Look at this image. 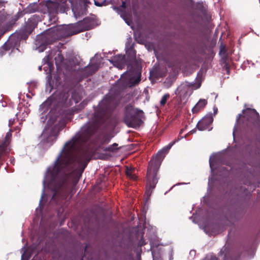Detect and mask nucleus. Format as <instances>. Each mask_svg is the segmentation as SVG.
Segmentation results:
<instances>
[{
  "instance_id": "1",
  "label": "nucleus",
  "mask_w": 260,
  "mask_h": 260,
  "mask_svg": "<svg viewBox=\"0 0 260 260\" xmlns=\"http://www.w3.org/2000/svg\"><path fill=\"white\" fill-rule=\"evenodd\" d=\"M79 137L76 136L65 144L64 148L57 157L54 165L49 167L43 181L44 187L47 186L55 192L53 197L59 190H62L66 180L57 176L60 170L65 167L71 166L77 174H81L86 167L84 159L81 157L74 158L72 152L76 147V143Z\"/></svg>"
},
{
  "instance_id": "2",
  "label": "nucleus",
  "mask_w": 260,
  "mask_h": 260,
  "mask_svg": "<svg viewBox=\"0 0 260 260\" xmlns=\"http://www.w3.org/2000/svg\"><path fill=\"white\" fill-rule=\"evenodd\" d=\"M174 143L170 144L166 148L159 151L155 158H153L149 164L147 174V186L146 193L150 196L151 193V189L155 187L157 182V172L160 165V164L165 157V152L168 151L173 145Z\"/></svg>"
},
{
  "instance_id": "3",
  "label": "nucleus",
  "mask_w": 260,
  "mask_h": 260,
  "mask_svg": "<svg viewBox=\"0 0 260 260\" xmlns=\"http://www.w3.org/2000/svg\"><path fill=\"white\" fill-rule=\"evenodd\" d=\"M143 117L142 111L139 110L131 105L126 107L124 121L128 126L134 127L139 125Z\"/></svg>"
},
{
  "instance_id": "4",
  "label": "nucleus",
  "mask_w": 260,
  "mask_h": 260,
  "mask_svg": "<svg viewBox=\"0 0 260 260\" xmlns=\"http://www.w3.org/2000/svg\"><path fill=\"white\" fill-rule=\"evenodd\" d=\"M201 82L198 84H190L187 82L181 84L177 89L176 94L180 97L185 98L191 94L193 90L197 89L201 86Z\"/></svg>"
},
{
  "instance_id": "5",
  "label": "nucleus",
  "mask_w": 260,
  "mask_h": 260,
  "mask_svg": "<svg viewBox=\"0 0 260 260\" xmlns=\"http://www.w3.org/2000/svg\"><path fill=\"white\" fill-rule=\"evenodd\" d=\"M213 120V117L211 114H208L200 121L197 126L199 131H204L207 129L208 126Z\"/></svg>"
},
{
  "instance_id": "6",
  "label": "nucleus",
  "mask_w": 260,
  "mask_h": 260,
  "mask_svg": "<svg viewBox=\"0 0 260 260\" xmlns=\"http://www.w3.org/2000/svg\"><path fill=\"white\" fill-rule=\"evenodd\" d=\"M48 117H49V119L48 121L47 126L45 128L42 134V137L44 139L47 138L49 134H50L49 137L51 136H54V133L52 132L51 126L55 122L56 118L55 117H51L50 114L48 115Z\"/></svg>"
},
{
  "instance_id": "7",
  "label": "nucleus",
  "mask_w": 260,
  "mask_h": 260,
  "mask_svg": "<svg viewBox=\"0 0 260 260\" xmlns=\"http://www.w3.org/2000/svg\"><path fill=\"white\" fill-rule=\"evenodd\" d=\"M111 62L118 69H122L125 63V57L122 55H116L112 59Z\"/></svg>"
},
{
  "instance_id": "8",
  "label": "nucleus",
  "mask_w": 260,
  "mask_h": 260,
  "mask_svg": "<svg viewBox=\"0 0 260 260\" xmlns=\"http://www.w3.org/2000/svg\"><path fill=\"white\" fill-rule=\"evenodd\" d=\"M207 104V102L205 99H201L196 104V105L192 109V111L193 113L198 112L201 109L203 108Z\"/></svg>"
},
{
  "instance_id": "9",
  "label": "nucleus",
  "mask_w": 260,
  "mask_h": 260,
  "mask_svg": "<svg viewBox=\"0 0 260 260\" xmlns=\"http://www.w3.org/2000/svg\"><path fill=\"white\" fill-rule=\"evenodd\" d=\"M72 5V11L75 16V17L80 16L83 15L85 13V10L84 8L80 7L79 9L78 7H76L73 4Z\"/></svg>"
},
{
  "instance_id": "10",
  "label": "nucleus",
  "mask_w": 260,
  "mask_h": 260,
  "mask_svg": "<svg viewBox=\"0 0 260 260\" xmlns=\"http://www.w3.org/2000/svg\"><path fill=\"white\" fill-rule=\"evenodd\" d=\"M126 174L127 177L133 180H136L137 178V176L135 173V169L134 168H128L127 167L126 170Z\"/></svg>"
},
{
  "instance_id": "11",
  "label": "nucleus",
  "mask_w": 260,
  "mask_h": 260,
  "mask_svg": "<svg viewBox=\"0 0 260 260\" xmlns=\"http://www.w3.org/2000/svg\"><path fill=\"white\" fill-rule=\"evenodd\" d=\"M243 113L245 114H250L254 116L257 117L258 116V113L256 112V111L254 109H247V110H244L243 111Z\"/></svg>"
},
{
  "instance_id": "12",
  "label": "nucleus",
  "mask_w": 260,
  "mask_h": 260,
  "mask_svg": "<svg viewBox=\"0 0 260 260\" xmlns=\"http://www.w3.org/2000/svg\"><path fill=\"white\" fill-rule=\"evenodd\" d=\"M216 156L215 155H212L211 156L209 160L210 167L211 170L212 172H213L214 169V163L215 160Z\"/></svg>"
},
{
  "instance_id": "13",
  "label": "nucleus",
  "mask_w": 260,
  "mask_h": 260,
  "mask_svg": "<svg viewBox=\"0 0 260 260\" xmlns=\"http://www.w3.org/2000/svg\"><path fill=\"white\" fill-rule=\"evenodd\" d=\"M48 105H49V102L48 101H46V102H44V103H43L40 106V111L42 112V113L45 112L47 110Z\"/></svg>"
},
{
  "instance_id": "14",
  "label": "nucleus",
  "mask_w": 260,
  "mask_h": 260,
  "mask_svg": "<svg viewBox=\"0 0 260 260\" xmlns=\"http://www.w3.org/2000/svg\"><path fill=\"white\" fill-rule=\"evenodd\" d=\"M170 97V95L168 93L165 94L161 98L160 103L161 105H164L167 101L169 99Z\"/></svg>"
},
{
  "instance_id": "15",
  "label": "nucleus",
  "mask_w": 260,
  "mask_h": 260,
  "mask_svg": "<svg viewBox=\"0 0 260 260\" xmlns=\"http://www.w3.org/2000/svg\"><path fill=\"white\" fill-rule=\"evenodd\" d=\"M94 5L98 7H102L108 5L106 1H104L101 3L98 2L96 1H94Z\"/></svg>"
},
{
  "instance_id": "16",
  "label": "nucleus",
  "mask_w": 260,
  "mask_h": 260,
  "mask_svg": "<svg viewBox=\"0 0 260 260\" xmlns=\"http://www.w3.org/2000/svg\"><path fill=\"white\" fill-rule=\"evenodd\" d=\"M113 9L115 10L119 14H120L121 16L123 18V19H125V18H124V14L125 12H123L122 11H119V9L115 7H113Z\"/></svg>"
},
{
  "instance_id": "17",
  "label": "nucleus",
  "mask_w": 260,
  "mask_h": 260,
  "mask_svg": "<svg viewBox=\"0 0 260 260\" xmlns=\"http://www.w3.org/2000/svg\"><path fill=\"white\" fill-rule=\"evenodd\" d=\"M139 75L138 74L137 75V79L135 80L134 81H133L132 80V79L131 80V83H132V85H135V84H137L139 81Z\"/></svg>"
},
{
  "instance_id": "18",
  "label": "nucleus",
  "mask_w": 260,
  "mask_h": 260,
  "mask_svg": "<svg viewBox=\"0 0 260 260\" xmlns=\"http://www.w3.org/2000/svg\"><path fill=\"white\" fill-rule=\"evenodd\" d=\"M125 8H126L125 3L124 2H123L121 6L120 7V8H119V11H122L123 12V11L125 12ZM117 8L118 9V8Z\"/></svg>"
},
{
  "instance_id": "19",
  "label": "nucleus",
  "mask_w": 260,
  "mask_h": 260,
  "mask_svg": "<svg viewBox=\"0 0 260 260\" xmlns=\"http://www.w3.org/2000/svg\"><path fill=\"white\" fill-rule=\"evenodd\" d=\"M225 53V46L221 45L220 46V51L219 54H224Z\"/></svg>"
},
{
  "instance_id": "20",
  "label": "nucleus",
  "mask_w": 260,
  "mask_h": 260,
  "mask_svg": "<svg viewBox=\"0 0 260 260\" xmlns=\"http://www.w3.org/2000/svg\"><path fill=\"white\" fill-rule=\"evenodd\" d=\"M58 30V29L57 27H54V28H50L49 30H48V31H49V33H50V32H52L53 33L57 34Z\"/></svg>"
},
{
  "instance_id": "21",
  "label": "nucleus",
  "mask_w": 260,
  "mask_h": 260,
  "mask_svg": "<svg viewBox=\"0 0 260 260\" xmlns=\"http://www.w3.org/2000/svg\"><path fill=\"white\" fill-rule=\"evenodd\" d=\"M80 30H74L73 31L68 32V35H72L78 33Z\"/></svg>"
},
{
  "instance_id": "22",
  "label": "nucleus",
  "mask_w": 260,
  "mask_h": 260,
  "mask_svg": "<svg viewBox=\"0 0 260 260\" xmlns=\"http://www.w3.org/2000/svg\"><path fill=\"white\" fill-rule=\"evenodd\" d=\"M82 131L83 132H84L86 134H87L88 135H89L91 134V133L90 132H89V131L87 129L86 127H83Z\"/></svg>"
},
{
  "instance_id": "23",
  "label": "nucleus",
  "mask_w": 260,
  "mask_h": 260,
  "mask_svg": "<svg viewBox=\"0 0 260 260\" xmlns=\"http://www.w3.org/2000/svg\"><path fill=\"white\" fill-rule=\"evenodd\" d=\"M62 8L63 9V10H62L61 9H60V10L59 9V8L57 7V9H56V11H59L60 12H63L64 11V9H65V7L64 6V5H62Z\"/></svg>"
},
{
  "instance_id": "24",
  "label": "nucleus",
  "mask_w": 260,
  "mask_h": 260,
  "mask_svg": "<svg viewBox=\"0 0 260 260\" xmlns=\"http://www.w3.org/2000/svg\"><path fill=\"white\" fill-rule=\"evenodd\" d=\"M14 120L10 119L9 122V126H10L11 125H12L14 123Z\"/></svg>"
},
{
  "instance_id": "25",
  "label": "nucleus",
  "mask_w": 260,
  "mask_h": 260,
  "mask_svg": "<svg viewBox=\"0 0 260 260\" xmlns=\"http://www.w3.org/2000/svg\"><path fill=\"white\" fill-rule=\"evenodd\" d=\"M242 116H243V115L241 114L239 115L238 117L237 118V122H239V121L241 117H242Z\"/></svg>"
},
{
  "instance_id": "26",
  "label": "nucleus",
  "mask_w": 260,
  "mask_h": 260,
  "mask_svg": "<svg viewBox=\"0 0 260 260\" xmlns=\"http://www.w3.org/2000/svg\"><path fill=\"white\" fill-rule=\"evenodd\" d=\"M213 110H214V115L216 114L217 113V111H218L217 108H216V107H214Z\"/></svg>"
},
{
  "instance_id": "27",
  "label": "nucleus",
  "mask_w": 260,
  "mask_h": 260,
  "mask_svg": "<svg viewBox=\"0 0 260 260\" xmlns=\"http://www.w3.org/2000/svg\"><path fill=\"white\" fill-rule=\"evenodd\" d=\"M195 132H196V129H193L192 131H190L189 132L188 134H192L194 133Z\"/></svg>"
},
{
  "instance_id": "28",
  "label": "nucleus",
  "mask_w": 260,
  "mask_h": 260,
  "mask_svg": "<svg viewBox=\"0 0 260 260\" xmlns=\"http://www.w3.org/2000/svg\"><path fill=\"white\" fill-rule=\"evenodd\" d=\"M76 26V25H71L69 27V29H74Z\"/></svg>"
},
{
  "instance_id": "29",
  "label": "nucleus",
  "mask_w": 260,
  "mask_h": 260,
  "mask_svg": "<svg viewBox=\"0 0 260 260\" xmlns=\"http://www.w3.org/2000/svg\"><path fill=\"white\" fill-rule=\"evenodd\" d=\"M44 198V193L43 192L42 194V198H41V200L40 201V202H42V199Z\"/></svg>"
},
{
  "instance_id": "30",
  "label": "nucleus",
  "mask_w": 260,
  "mask_h": 260,
  "mask_svg": "<svg viewBox=\"0 0 260 260\" xmlns=\"http://www.w3.org/2000/svg\"><path fill=\"white\" fill-rule=\"evenodd\" d=\"M125 22L126 23L128 24V25H130L129 22H128L127 21L125 20Z\"/></svg>"
},
{
  "instance_id": "31",
  "label": "nucleus",
  "mask_w": 260,
  "mask_h": 260,
  "mask_svg": "<svg viewBox=\"0 0 260 260\" xmlns=\"http://www.w3.org/2000/svg\"><path fill=\"white\" fill-rule=\"evenodd\" d=\"M39 69L40 70H41V69H42L41 67H39Z\"/></svg>"
},
{
  "instance_id": "32",
  "label": "nucleus",
  "mask_w": 260,
  "mask_h": 260,
  "mask_svg": "<svg viewBox=\"0 0 260 260\" xmlns=\"http://www.w3.org/2000/svg\"><path fill=\"white\" fill-rule=\"evenodd\" d=\"M91 28V27H90V26H88V27L87 28V29H89V28Z\"/></svg>"
},
{
  "instance_id": "33",
  "label": "nucleus",
  "mask_w": 260,
  "mask_h": 260,
  "mask_svg": "<svg viewBox=\"0 0 260 260\" xmlns=\"http://www.w3.org/2000/svg\"><path fill=\"white\" fill-rule=\"evenodd\" d=\"M23 257H24V255L23 254V255H22V259L23 258Z\"/></svg>"
},
{
  "instance_id": "34",
  "label": "nucleus",
  "mask_w": 260,
  "mask_h": 260,
  "mask_svg": "<svg viewBox=\"0 0 260 260\" xmlns=\"http://www.w3.org/2000/svg\"><path fill=\"white\" fill-rule=\"evenodd\" d=\"M235 131L233 132V135L234 136Z\"/></svg>"
}]
</instances>
